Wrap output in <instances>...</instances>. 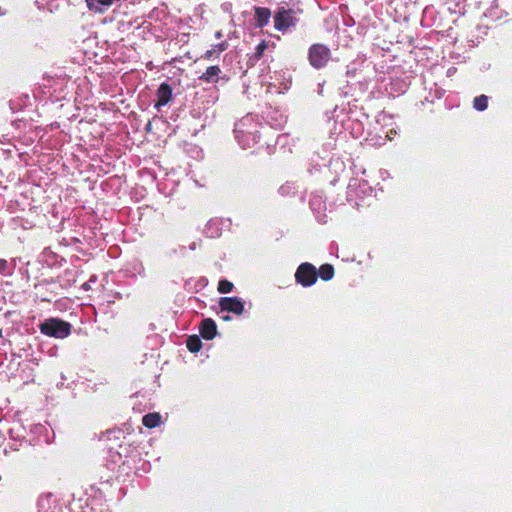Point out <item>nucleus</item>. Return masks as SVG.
Wrapping results in <instances>:
<instances>
[{"label": "nucleus", "instance_id": "obj_1", "mask_svg": "<svg viewBox=\"0 0 512 512\" xmlns=\"http://www.w3.org/2000/svg\"><path fill=\"white\" fill-rule=\"evenodd\" d=\"M40 331L46 336L63 339L70 335L71 324L58 318H50L40 325Z\"/></svg>", "mask_w": 512, "mask_h": 512}, {"label": "nucleus", "instance_id": "obj_2", "mask_svg": "<svg viewBox=\"0 0 512 512\" xmlns=\"http://www.w3.org/2000/svg\"><path fill=\"white\" fill-rule=\"evenodd\" d=\"M330 60L331 51L326 45L322 43H315L309 47L308 61L313 68L322 69L327 66Z\"/></svg>", "mask_w": 512, "mask_h": 512}, {"label": "nucleus", "instance_id": "obj_3", "mask_svg": "<svg viewBox=\"0 0 512 512\" xmlns=\"http://www.w3.org/2000/svg\"><path fill=\"white\" fill-rule=\"evenodd\" d=\"M298 22L294 9H287L283 6L279 7L274 14V28L284 32L295 27Z\"/></svg>", "mask_w": 512, "mask_h": 512}, {"label": "nucleus", "instance_id": "obj_4", "mask_svg": "<svg viewBox=\"0 0 512 512\" xmlns=\"http://www.w3.org/2000/svg\"><path fill=\"white\" fill-rule=\"evenodd\" d=\"M317 278V269L313 264L309 262L301 263L295 272L296 282L303 287L312 286L316 283Z\"/></svg>", "mask_w": 512, "mask_h": 512}, {"label": "nucleus", "instance_id": "obj_5", "mask_svg": "<svg viewBox=\"0 0 512 512\" xmlns=\"http://www.w3.org/2000/svg\"><path fill=\"white\" fill-rule=\"evenodd\" d=\"M221 311H227L236 315L244 312V303L238 297H222L219 301Z\"/></svg>", "mask_w": 512, "mask_h": 512}, {"label": "nucleus", "instance_id": "obj_6", "mask_svg": "<svg viewBox=\"0 0 512 512\" xmlns=\"http://www.w3.org/2000/svg\"><path fill=\"white\" fill-rule=\"evenodd\" d=\"M222 73L221 68L218 65H212L206 68L205 72L202 73L198 79L205 83H217L220 79H223L225 82L228 81V77H221Z\"/></svg>", "mask_w": 512, "mask_h": 512}, {"label": "nucleus", "instance_id": "obj_7", "mask_svg": "<svg viewBox=\"0 0 512 512\" xmlns=\"http://www.w3.org/2000/svg\"><path fill=\"white\" fill-rule=\"evenodd\" d=\"M199 332L205 340H212L217 334V325L211 318H205L201 321Z\"/></svg>", "mask_w": 512, "mask_h": 512}, {"label": "nucleus", "instance_id": "obj_8", "mask_svg": "<svg viewBox=\"0 0 512 512\" xmlns=\"http://www.w3.org/2000/svg\"><path fill=\"white\" fill-rule=\"evenodd\" d=\"M157 101L155 103L156 108H160L168 104L172 98V88L168 83H162L157 90Z\"/></svg>", "mask_w": 512, "mask_h": 512}, {"label": "nucleus", "instance_id": "obj_9", "mask_svg": "<svg viewBox=\"0 0 512 512\" xmlns=\"http://www.w3.org/2000/svg\"><path fill=\"white\" fill-rule=\"evenodd\" d=\"M256 26L258 28L265 27L270 20L271 10L266 7L256 6L254 7Z\"/></svg>", "mask_w": 512, "mask_h": 512}, {"label": "nucleus", "instance_id": "obj_10", "mask_svg": "<svg viewBox=\"0 0 512 512\" xmlns=\"http://www.w3.org/2000/svg\"><path fill=\"white\" fill-rule=\"evenodd\" d=\"M160 423H161V416L157 412L148 413V414L144 415L142 418V424L149 429L159 426Z\"/></svg>", "mask_w": 512, "mask_h": 512}, {"label": "nucleus", "instance_id": "obj_11", "mask_svg": "<svg viewBox=\"0 0 512 512\" xmlns=\"http://www.w3.org/2000/svg\"><path fill=\"white\" fill-rule=\"evenodd\" d=\"M318 277H320L323 281H329L334 277L335 270L331 264L325 263L322 264L317 270Z\"/></svg>", "mask_w": 512, "mask_h": 512}, {"label": "nucleus", "instance_id": "obj_12", "mask_svg": "<svg viewBox=\"0 0 512 512\" xmlns=\"http://www.w3.org/2000/svg\"><path fill=\"white\" fill-rule=\"evenodd\" d=\"M186 347L192 353H197L202 348V341L197 335H191L186 340Z\"/></svg>", "mask_w": 512, "mask_h": 512}, {"label": "nucleus", "instance_id": "obj_13", "mask_svg": "<svg viewBox=\"0 0 512 512\" xmlns=\"http://www.w3.org/2000/svg\"><path fill=\"white\" fill-rule=\"evenodd\" d=\"M488 107V97L484 94L476 96L473 100V108L477 111H484Z\"/></svg>", "mask_w": 512, "mask_h": 512}, {"label": "nucleus", "instance_id": "obj_14", "mask_svg": "<svg viewBox=\"0 0 512 512\" xmlns=\"http://www.w3.org/2000/svg\"><path fill=\"white\" fill-rule=\"evenodd\" d=\"M234 288V285L232 282H230L227 279H222L218 282L217 290L221 294L230 293Z\"/></svg>", "mask_w": 512, "mask_h": 512}, {"label": "nucleus", "instance_id": "obj_15", "mask_svg": "<svg viewBox=\"0 0 512 512\" xmlns=\"http://www.w3.org/2000/svg\"><path fill=\"white\" fill-rule=\"evenodd\" d=\"M267 48V43L266 41H261L255 48V53H254V56L256 59H261L265 50Z\"/></svg>", "mask_w": 512, "mask_h": 512}, {"label": "nucleus", "instance_id": "obj_16", "mask_svg": "<svg viewBox=\"0 0 512 512\" xmlns=\"http://www.w3.org/2000/svg\"><path fill=\"white\" fill-rule=\"evenodd\" d=\"M229 47V43L227 41H222L221 43L215 45L213 48L216 49V58H219L220 54L227 50Z\"/></svg>", "mask_w": 512, "mask_h": 512}, {"label": "nucleus", "instance_id": "obj_17", "mask_svg": "<svg viewBox=\"0 0 512 512\" xmlns=\"http://www.w3.org/2000/svg\"><path fill=\"white\" fill-rule=\"evenodd\" d=\"M216 49L207 50L202 56L201 59L204 60H211L213 58H216Z\"/></svg>", "mask_w": 512, "mask_h": 512}, {"label": "nucleus", "instance_id": "obj_18", "mask_svg": "<svg viewBox=\"0 0 512 512\" xmlns=\"http://www.w3.org/2000/svg\"><path fill=\"white\" fill-rule=\"evenodd\" d=\"M7 261L4 259H0V272H4L7 268Z\"/></svg>", "mask_w": 512, "mask_h": 512}, {"label": "nucleus", "instance_id": "obj_19", "mask_svg": "<svg viewBox=\"0 0 512 512\" xmlns=\"http://www.w3.org/2000/svg\"><path fill=\"white\" fill-rule=\"evenodd\" d=\"M214 37H215L216 39H220V38H222V37H223L222 31H220V30H219V31H216V32L214 33Z\"/></svg>", "mask_w": 512, "mask_h": 512}, {"label": "nucleus", "instance_id": "obj_20", "mask_svg": "<svg viewBox=\"0 0 512 512\" xmlns=\"http://www.w3.org/2000/svg\"><path fill=\"white\" fill-rule=\"evenodd\" d=\"M90 288H91V286H90L89 282H85V283L82 285V289H84V290H86V291H87V290H89Z\"/></svg>", "mask_w": 512, "mask_h": 512}, {"label": "nucleus", "instance_id": "obj_21", "mask_svg": "<svg viewBox=\"0 0 512 512\" xmlns=\"http://www.w3.org/2000/svg\"><path fill=\"white\" fill-rule=\"evenodd\" d=\"M222 319H223L224 321H229L231 318H230L229 316H224V317H222Z\"/></svg>", "mask_w": 512, "mask_h": 512}, {"label": "nucleus", "instance_id": "obj_22", "mask_svg": "<svg viewBox=\"0 0 512 512\" xmlns=\"http://www.w3.org/2000/svg\"><path fill=\"white\" fill-rule=\"evenodd\" d=\"M3 334H2V330L0 329V339L2 338Z\"/></svg>", "mask_w": 512, "mask_h": 512}]
</instances>
